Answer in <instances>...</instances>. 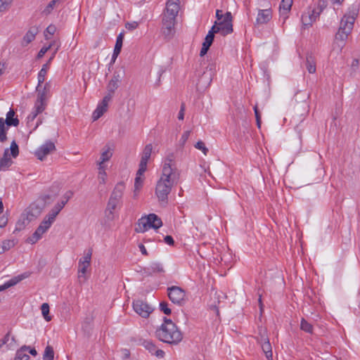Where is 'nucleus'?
Wrapping results in <instances>:
<instances>
[{
	"label": "nucleus",
	"instance_id": "1",
	"mask_svg": "<svg viewBox=\"0 0 360 360\" xmlns=\"http://www.w3.org/2000/svg\"><path fill=\"white\" fill-rule=\"evenodd\" d=\"M359 7L356 4L352 5L347 12L342 18L339 29L335 34V41L334 43L333 50L338 46V53L342 51L345 46V41L351 34L354 22L359 15Z\"/></svg>",
	"mask_w": 360,
	"mask_h": 360
},
{
	"label": "nucleus",
	"instance_id": "2",
	"mask_svg": "<svg viewBox=\"0 0 360 360\" xmlns=\"http://www.w3.org/2000/svg\"><path fill=\"white\" fill-rule=\"evenodd\" d=\"M179 178V174H171L169 169H162L160 179L158 180L155 188V194L160 202L167 204L168 201V195L172 191V188L176 185Z\"/></svg>",
	"mask_w": 360,
	"mask_h": 360
},
{
	"label": "nucleus",
	"instance_id": "3",
	"mask_svg": "<svg viewBox=\"0 0 360 360\" xmlns=\"http://www.w3.org/2000/svg\"><path fill=\"white\" fill-rule=\"evenodd\" d=\"M164 322L155 331L156 337L162 342L177 345L183 339V335L171 319L164 317Z\"/></svg>",
	"mask_w": 360,
	"mask_h": 360
},
{
	"label": "nucleus",
	"instance_id": "4",
	"mask_svg": "<svg viewBox=\"0 0 360 360\" xmlns=\"http://www.w3.org/2000/svg\"><path fill=\"white\" fill-rule=\"evenodd\" d=\"M124 190L125 184L123 181L118 182L114 187L105 210V217L107 221L114 220V211L122 204Z\"/></svg>",
	"mask_w": 360,
	"mask_h": 360
},
{
	"label": "nucleus",
	"instance_id": "5",
	"mask_svg": "<svg viewBox=\"0 0 360 360\" xmlns=\"http://www.w3.org/2000/svg\"><path fill=\"white\" fill-rule=\"evenodd\" d=\"M162 225V220L157 214H150L139 219L135 228V231L137 233H143L151 228L158 229L161 227Z\"/></svg>",
	"mask_w": 360,
	"mask_h": 360
},
{
	"label": "nucleus",
	"instance_id": "6",
	"mask_svg": "<svg viewBox=\"0 0 360 360\" xmlns=\"http://www.w3.org/2000/svg\"><path fill=\"white\" fill-rule=\"evenodd\" d=\"M214 27L215 32H219L222 36L231 34L233 32L231 13L230 12H226L224 15V19L219 22H215V24L212 27V28Z\"/></svg>",
	"mask_w": 360,
	"mask_h": 360
},
{
	"label": "nucleus",
	"instance_id": "7",
	"mask_svg": "<svg viewBox=\"0 0 360 360\" xmlns=\"http://www.w3.org/2000/svg\"><path fill=\"white\" fill-rule=\"evenodd\" d=\"M167 295L169 300L176 304L183 305L186 302V292L179 286H171L167 288Z\"/></svg>",
	"mask_w": 360,
	"mask_h": 360
},
{
	"label": "nucleus",
	"instance_id": "8",
	"mask_svg": "<svg viewBox=\"0 0 360 360\" xmlns=\"http://www.w3.org/2000/svg\"><path fill=\"white\" fill-rule=\"evenodd\" d=\"M176 16L162 13V32L166 37L172 35Z\"/></svg>",
	"mask_w": 360,
	"mask_h": 360
},
{
	"label": "nucleus",
	"instance_id": "9",
	"mask_svg": "<svg viewBox=\"0 0 360 360\" xmlns=\"http://www.w3.org/2000/svg\"><path fill=\"white\" fill-rule=\"evenodd\" d=\"M134 311L143 318H147L153 311V308L143 300H138L133 302Z\"/></svg>",
	"mask_w": 360,
	"mask_h": 360
},
{
	"label": "nucleus",
	"instance_id": "10",
	"mask_svg": "<svg viewBox=\"0 0 360 360\" xmlns=\"http://www.w3.org/2000/svg\"><path fill=\"white\" fill-rule=\"evenodd\" d=\"M56 150L55 144L51 141H46L41 145L34 153L35 155L40 160H44V158L51 152Z\"/></svg>",
	"mask_w": 360,
	"mask_h": 360
},
{
	"label": "nucleus",
	"instance_id": "11",
	"mask_svg": "<svg viewBox=\"0 0 360 360\" xmlns=\"http://www.w3.org/2000/svg\"><path fill=\"white\" fill-rule=\"evenodd\" d=\"M153 150V146L152 144L149 143L147 144L142 153L141 161L139 163V172L141 173V172H146L147 169V163L148 160L150 159Z\"/></svg>",
	"mask_w": 360,
	"mask_h": 360
},
{
	"label": "nucleus",
	"instance_id": "12",
	"mask_svg": "<svg viewBox=\"0 0 360 360\" xmlns=\"http://www.w3.org/2000/svg\"><path fill=\"white\" fill-rule=\"evenodd\" d=\"M46 105L47 103L46 101L37 99L32 111L27 116V122L30 123L34 121L37 116L46 109Z\"/></svg>",
	"mask_w": 360,
	"mask_h": 360
},
{
	"label": "nucleus",
	"instance_id": "13",
	"mask_svg": "<svg viewBox=\"0 0 360 360\" xmlns=\"http://www.w3.org/2000/svg\"><path fill=\"white\" fill-rule=\"evenodd\" d=\"M43 208L41 205L32 203L25 211L24 214L28 217V219L33 221L41 214Z\"/></svg>",
	"mask_w": 360,
	"mask_h": 360
},
{
	"label": "nucleus",
	"instance_id": "14",
	"mask_svg": "<svg viewBox=\"0 0 360 360\" xmlns=\"http://www.w3.org/2000/svg\"><path fill=\"white\" fill-rule=\"evenodd\" d=\"M142 345L147 349L151 354L155 355L158 358H163L165 352L160 349H158L155 344L148 340H145L142 342Z\"/></svg>",
	"mask_w": 360,
	"mask_h": 360
},
{
	"label": "nucleus",
	"instance_id": "15",
	"mask_svg": "<svg viewBox=\"0 0 360 360\" xmlns=\"http://www.w3.org/2000/svg\"><path fill=\"white\" fill-rule=\"evenodd\" d=\"M179 9V0H167L163 14L177 16Z\"/></svg>",
	"mask_w": 360,
	"mask_h": 360
},
{
	"label": "nucleus",
	"instance_id": "16",
	"mask_svg": "<svg viewBox=\"0 0 360 360\" xmlns=\"http://www.w3.org/2000/svg\"><path fill=\"white\" fill-rule=\"evenodd\" d=\"M272 18V12L271 9L259 10L257 17L256 18V24H266Z\"/></svg>",
	"mask_w": 360,
	"mask_h": 360
},
{
	"label": "nucleus",
	"instance_id": "17",
	"mask_svg": "<svg viewBox=\"0 0 360 360\" xmlns=\"http://www.w3.org/2000/svg\"><path fill=\"white\" fill-rule=\"evenodd\" d=\"M37 99L44 101H47V99L50 96V91H51V84L50 82H46L44 87L41 88V86L38 87L37 86Z\"/></svg>",
	"mask_w": 360,
	"mask_h": 360
},
{
	"label": "nucleus",
	"instance_id": "18",
	"mask_svg": "<svg viewBox=\"0 0 360 360\" xmlns=\"http://www.w3.org/2000/svg\"><path fill=\"white\" fill-rule=\"evenodd\" d=\"M175 159V155L173 153H169L164 161L162 169H169L171 170V174H179L175 165L174 163Z\"/></svg>",
	"mask_w": 360,
	"mask_h": 360
},
{
	"label": "nucleus",
	"instance_id": "19",
	"mask_svg": "<svg viewBox=\"0 0 360 360\" xmlns=\"http://www.w3.org/2000/svg\"><path fill=\"white\" fill-rule=\"evenodd\" d=\"M292 4V0H282L279 6V12L285 21L288 18V13L290 11Z\"/></svg>",
	"mask_w": 360,
	"mask_h": 360
},
{
	"label": "nucleus",
	"instance_id": "20",
	"mask_svg": "<svg viewBox=\"0 0 360 360\" xmlns=\"http://www.w3.org/2000/svg\"><path fill=\"white\" fill-rule=\"evenodd\" d=\"M121 81V76L117 72H114L112 79L110 80L107 86L108 91L115 92L119 86V83Z\"/></svg>",
	"mask_w": 360,
	"mask_h": 360
},
{
	"label": "nucleus",
	"instance_id": "21",
	"mask_svg": "<svg viewBox=\"0 0 360 360\" xmlns=\"http://www.w3.org/2000/svg\"><path fill=\"white\" fill-rule=\"evenodd\" d=\"M3 122L5 123L8 127H17L19 124V120L17 117H15V112L13 109H10V110L7 112L6 118V120L4 119Z\"/></svg>",
	"mask_w": 360,
	"mask_h": 360
},
{
	"label": "nucleus",
	"instance_id": "22",
	"mask_svg": "<svg viewBox=\"0 0 360 360\" xmlns=\"http://www.w3.org/2000/svg\"><path fill=\"white\" fill-rule=\"evenodd\" d=\"M9 149L6 148L3 157L0 159V170H6L8 169L12 164V160L11 158H9Z\"/></svg>",
	"mask_w": 360,
	"mask_h": 360
},
{
	"label": "nucleus",
	"instance_id": "23",
	"mask_svg": "<svg viewBox=\"0 0 360 360\" xmlns=\"http://www.w3.org/2000/svg\"><path fill=\"white\" fill-rule=\"evenodd\" d=\"M37 32L38 30L37 27H31L23 37L22 45L27 46L32 42L35 39Z\"/></svg>",
	"mask_w": 360,
	"mask_h": 360
},
{
	"label": "nucleus",
	"instance_id": "24",
	"mask_svg": "<svg viewBox=\"0 0 360 360\" xmlns=\"http://www.w3.org/2000/svg\"><path fill=\"white\" fill-rule=\"evenodd\" d=\"M64 207V203L63 202H58L49 212V214L45 217L51 221H54L56 217L59 214V212L62 210V209Z\"/></svg>",
	"mask_w": 360,
	"mask_h": 360
},
{
	"label": "nucleus",
	"instance_id": "25",
	"mask_svg": "<svg viewBox=\"0 0 360 360\" xmlns=\"http://www.w3.org/2000/svg\"><path fill=\"white\" fill-rule=\"evenodd\" d=\"M112 156V149L110 146H105L103 148V151L101 155V161L98 162V165H103V163L108 161Z\"/></svg>",
	"mask_w": 360,
	"mask_h": 360
},
{
	"label": "nucleus",
	"instance_id": "26",
	"mask_svg": "<svg viewBox=\"0 0 360 360\" xmlns=\"http://www.w3.org/2000/svg\"><path fill=\"white\" fill-rule=\"evenodd\" d=\"M52 224L53 221L45 217L36 229L37 233H39L42 236V235L50 228Z\"/></svg>",
	"mask_w": 360,
	"mask_h": 360
},
{
	"label": "nucleus",
	"instance_id": "27",
	"mask_svg": "<svg viewBox=\"0 0 360 360\" xmlns=\"http://www.w3.org/2000/svg\"><path fill=\"white\" fill-rule=\"evenodd\" d=\"M31 220L28 219V217L23 213L21 214L20 219L15 224V229L14 232L20 231L30 222Z\"/></svg>",
	"mask_w": 360,
	"mask_h": 360
},
{
	"label": "nucleus",
	"instance_id": "28",
	"mask_svg": "<svg viewBox=\"0 0 360 360\" xmlns=\"http://www.w3.org/2000/svg\"><path fill=\"white\" fill-rule=\"evenodd\" d=\"M144 172H141V173H140L139 169H138V171L136 172L135 182H134V196H136L137 195L140 188L142 187L143 182V178L142 177V176L143 175Z\"/></svg>",
	"mask_w": 360,
	"mask_h": 360
},
{
	"label": "nucleus",
	"instance_id": "29",
	"mask_svg": "<svg viewBox=\"0 0 360 360\" xmlns=\"http://www.w3.org/2000/svg\"><path fill=\"white\" fill-rule=\"evenodd\" d=\"M24 278H25V276L21 275V276H18L11 278L10 281H8L6 282L4 284L0 285V292L16 285L18 283H19L20 281H22Z\"/></svg>",
	"mask_w": 360,
	"mask_h": 360
},
{
	"label": "nucleus",
	"instance_id": "30",
	"mask_svg": "<svg viewBox=\"0 0 360 360\" xmlns=\"http://www.w3.org/2000/svg\"><path fill=\"white\" fill-rule=\"evenodd\" d=\"M301 20L304 27L310 26L316 21L310 10L307 13L302 14Z\"/></svg>",
	"mask_w": 360,
	"mask_h": 360
},
{
	"label": "nucleus",
	"instance_id": "31",
	"mask_svg": "<svg viewBox=\"0 0 360 360\" xmlns=\"http://www.w3.org/2000/svg\"><path fill=\"white\" fill-rule=\"evenodd\" d=\"M301 20L304 27L310 26L316 21L310 10L307 13L302 14Z\"/></svg>",
	"mask_w": 360,
	"mask_h": 360
},
{
	"label": "nucleus",
	"instance_id": "32",
	"mask_svg": "<svg viewBox=\"0 0 360 360\" xmlns=\"http://www.w3.org/2000/svg\"><path fill=\"white\" fill-rule=\"evenodd\" d=\"M28 349H30V347L22 346L18 349L15 354V360H29L30 356L25 353V351L28 350Z\"/></svg>",
	"mask_w": 360,
	"mask_h": 360
},
{
	"label": "nucleus",
	"instance_id": "33",
	"mask_svg": "<svg viewBox=\"0 0 360 360\" xmlns=\"http://www.w3.org/2000/svg\"><path fill=\"white\" fill-rule=\"evenodd\" d=\"M260 344H261L262 349L266 355V359L268 360H271L272 359V349H271V345L269 342V340L266 342H263Z\"/></svg>",
	"mask_w": 360,
	"mask_h": 360
},
{
	"label": "nucleus",
	"instance_id": "34",
	"mask_svg": "<svg viewBox=\"0 0 360 360\" xmlns=\"http://www.w3.org/2000/svg\"><path fill=\"white\" fill-rule=\"evenodd\" d=\"M49 68L48 63L43 65L41 69L38 73V87L41 86V85L45 81L46 75Z\"/></svg>",
	"mask_w": 360,
	"mask_h": 360
},
{
	"label": "nucleus",
	"instance_id": "35",
	"mask_svg": "<svg viewBox=\"0 0 360 360\" xmlns=\"http://www.w3.org/2000/svg\"><path fill=\"white\" fill-rule=\"evenodd\" d=\"M4 118L0 117V142L4 143L7 140L8 126L3 122Z\"/></svg>",
	"mask_w": 360,
	"mask_h": 360
},
{
	"label": "nucleus",
	"instance_id": "36",
	"mask_svg": "<svg viewBox=\"0 0 360 360\" xmlns=\"http://www.w3.org/2000/svg\"><path fill=\"white\" fill-rule=\"evenodd\" d=\"M146 269H147V272L150 274L152 273H155V272H158V273L164 272L163 266L159 262L152 263L150 265V266H148Z\"/></svg>",
	"mask_w": 360,
	"mask_h": 360
},
{
	"label": "nucleus",
	"instance_id": "37",
	"mask_svg": "<svg viewBox=\"0 0 360 360\" xmlns=\"http://www.w3.org/2000/svg\"><path fill=\"white\" fill-rule=\"evenodd\" d=\"M306 68L309 73L316 72V62L311 55L307 56Z\"/></svg>",
	"mask_w": 360,
	"mask_h": 360
},
{
	"label": "nucleus",
	"instance_id": "38",
	"mask_svg": "<svg viewBox=\"0 0 360 360\" xmlns=\"http://www.w3.org/2000/svg\"><path fill=\"white\" fill-rule=\"evenodd\" d=\"M98 180L100 184H105L107 174L105 172V167L104 165H98Z\"/></svg>",
	"mask_w": 360,
	"mask_h": 360
},
{
	"label": "nucleus",
	"instance_id": "39",
	"mask_svg": "<svg viewBox=\"0 0 360 360\" xmlns=\"http://www.w3.org/2000/svg\"><path fill=\"white\" fill-rule=\"evenodd\" d=\"M215 33H216L215 32V27L214 28H212L211 27V30L208 32L207 34L206 35V37L205 38V41L202 43V44H205V45L210 47L211 45L212 44L213 41H214V34Z\"/></svg>",
	"mask_w": 360,
	"mask_h": 360
},
{
	"label": "nucleus",
	"instance_id": "40",
	"mask_svg": "<svg viewBox=\"0 0 360 360\" xmlns=\"http://www.w3.org/2000/svg\"><path fill=\"white\" fill-rule=\"evenodd\" d=\"M90 266V264H83L82 262H79L78 264V278L79 279L84 278V281L86 280V278L84 276V274L86 272V270L88 267Z\"/></svg>",
	"mask_w": 360,
	"mask_h": 360
},
{
	"label": "nucleus",
	"instance_id": "41",
	"mask_svg": "<svg viewBox=\"0 0 360 360\" xmlns=\"http://www.w3.org/2000/svg\"><path fill=\"white\" fill-rule=\"evenodd\" d=\"M54 359V351L53 348L50 346L47 345L45 348L44 354H43V359L44 360H53Z\"/></svg>",
	"mask_w": 360,
	"mask_h": 360
},
{
	"label": "nucleus",
	"instance_id": "42",
	"mask_svg": "<svg viewBox=\"0 0 360 360\" xmlns=\"http://www.w3.org/2000/svg\"><path fill=\"white\" fill-rule=\"evenodd\" d=\"M123 38H124V35H123L122 33H120L117 36V39H116L115 46V48H114L115 55H119L120 54V53L121 51V49H122V47Z\"/></svg>",
	"mask_w": 360,
	"mask_h": 360
},
{
	"label": "nucleus",
	"instance_id": "43",
	"mask_svg": "<svg viewBox=\"0 0 360 360\" xmlns=\"http://www.w3.org/2000/svg\"><path fill=\"white\" fill-rule=\"evenodd\" d=\"M15 245V242L14 240H6L2 242V245L0 248V254H2L6 250H10L11 248L14 247Z\"/></svg>",
	"mask_w": 360,
	"mask_h": 360
},
{
	"label": "nucleus",
	"instance_id": "44",
	"mask_svg": "<svg viewBox=\"0 0 360 360\" xmlns=\"http://www.w3.org/2000/svg\"><path fill=\"white\" fill-rule=\"evenodd\" d=\"M300 328L303 331L309 333H313V326L311 323H309L307 321H306L304 319H302L301 323H300Z\"/></svg>",
	"mask_w": 360,
	"mask_h": 360
},
{
	"label": "nucleus",
	"instance_id": "45",
	"mask_svg": "<svg viewBox=\"0 0 360 360\" xmlns=\"http://www.w3.org/2000/svg\"><path fill=\"white\" fill-rule=\"evenodd\" d=\"M258 330H259V336L257 338L258 342L259 343H262L263 342H266V341L269 340L266 329L263 327H259Z\"/></svg>",
	"mask_w": 360,
	"mask_h": 360
},
{
	"label": "nucleus",
	"instance_id": "46",
	"mask_svg": "<svg viewBox=\"0 0 360 360\" xmlns=\"http://www.w3.org/2000/svg\"><path fill=\"white\" fill-rule=\"evenodd\" d=\"M41 310L42 315L44 318V319L46 321H50L51 320V316L49 315V305L48 303H44L41 306Z\"/></svg>",
	"mask_w": 360,
	"mask_h": 360
},
{
	"label": "nucleus",
	"instance_id": "47",
	"mask_svg": "<svg viewBox=\"0 0 360 360\" xmlns=\"http://www.w3.org/2000/svg\"><path fill=\"white\" fill-rule=\"evenodd\" d=\"M60 0H52L51 1L49 4L46 6V8L44 9V11H42V13L44 15H49L50 14L52 11L53 10L55 6H56V4L58 3Z\"/></svg>",
	"mask_w": 360,
	"mask_h": 360
},
{
	"label": "nucleus",
	"instance_id": "48",
	"mask_svg": "<svg viewBox=\"0 0 360 360\" xmlns=\"http://www.w3.org/2000/svg\"><path fill=\"white\" fill-rule=\"evenodd\" d=\"M11 150V155L15 158L18 154H19V148L18 144L16 143L15 141L13 140L11 143L10 149Z\"/></svg>",
	"mask_w": 360,
	"mask_h": 360
},
{
	"label": "nucleus",
	"instance_id": "49",
	"mask_svg": "<svg viewBox=\"0 0 360 360\" xmlns=\"http://www.w3.org/2000/svg\"><path fill=\"white\" fill-rule=\"evenodd\" d=\"M91 255H92V250H89L87 251V252L85 253L84 256L79 260V262H82V263H83V264H90Z\"/></svg>",
	"mask_w": 360,
	"mask_h": 360
},
{
	"label": "nucleus",
	"instance_id": "50",
	"mask_svg": "<svg viewBox=\"0 0 360 360\" xmlns=\"http://www.w3.org/2000/svg\"><path fill=\"white\" fill-rule=\"evenodd\" d=\"M13 0H0V12L6 11L11 6Z\"/></svg>",
	"mask_w": 360,
	"mask_h": 360
},
{
	"label": "nucleus",
	"instance_id": "51",
	"mask_svg": "<svg viewBox=\"0 0 360 360\" xmlns=\"http://www.w3.org/2000/svg\"><path fill=\"white\" fill-rule=\"evenodd\" d=\"M160 309L167 315H169L172 312L171 309L168 307V304L166 302L160 303Z\"/></svg>",
	"mask_w": 360,
	"mask_h": 360
},
{
	"label": "nucleus",
	"instance_id": "52",
	"mask_svg": "<svg viewBox=\"0 0 360 360\" xmlns=\"http://www.w3.org/2000/svg\"><path fill=\"white\" fill-rule=\"evenodd\" d=\"M191 131L190 130L184 131V133L182 134L180 140H179V145L181 146H184L187 141L188 139L189 138L191 135Z\"/></svg>",
	"mask_w": 360,
	"mask_h": 360
},
{
	"label": "nucleus",
	"instance_id": "53",
	"mask_svg": "<svg viewBox=\"0 0 360 360\" xmlns=\"http://www.w3.org/2000/svg\"><path fill=\"white\" fill-rule=\"evenodd\" d=\"M41 238V236L39 233H37V231H35L34 233L27 238V242L31 244H34L37 243L40 238Z\"/></svg>",
	"mask_w": 360,
	"mask_h": 360
},
{
	"label": "nucleus",
	"instance_id": "54",
	"mask_svg": "<svg viewBox=\"0 0 360 360\" xmlns=\"http://www.w3.org/2000/svg\"><path fill=\"white\" fill-rule=\"evenodd\" d=\"M73 192L71 191H67L62 197L61 200L59 202H63L64 206L67 204L68 200L72 197Z\"/></svg>",
	"mask_w": 360,
	"mask_h": 360
},
{
	"label": "nucleus",
	"instance_id": "55",
	"mask_svg": "<svg viewBox=\"0 0 360 360\" xmlns=\"http://www.w3.org/2000/svg\"><path fill=\"white\" fill-rule=\"evenodd\" d=\"M195 147L197 149L202 150L205 155L208 152V149L205 147V143L201 141H198L195 145Z\"/></svg>",
	"mask_w": 360,
	"mask_h": 360
},
{
	"label": "nucleus",
	"instance_id": "56",
	"mask_svg": "<svg viewBox=\"0 0 360 360\" xmlns=\"http://www.w3.org/2000/svg\"><path fill=\"white\" fill-rule=\"evenodd\" d=\"M114 93L115 92L108 91L107 94L104 96V98H103V100L101 103H102L104 106L105 105L108 106V102L112 99Z\"/></svg>",
	"mask_w": 360,
	"mask_h": 360
},
{
	"label": "nucleus",
	"instance_id": "57",
	"mask_svg": "<svg viewBox=\"0 0 360 360\" xmlns=\"http://www.w3.org/2000/svg\"><path fill=\"white\" fill-rule=\"evenodd\" d=\"M51 45H49V46L42 47L37 54V58H42L44 56V54L51 49Z\"/></svg>",
	"mask_w": 360,
	"mask_h": 360
},
{
	"label": "nucleus",
	"instance_id": "58",
	"mask_svg": "<svg viewBox=\"0 0 360 360\" xmlns=\"http://www.w3.org/2000/svg\"><path fill=\"white\" fill-rule=\"evenodd\" d=\"M139 23L137 22H127L125 25V27L129 30H133L138 27Z\"/></svg>",
	"mask_w": 360,
	"mask_h": 360
},
{
	"label": "nucleus",
	"instance_id": "59",
	"mask_svg": "<svg viewBox=\"0 0 360 360\" xmlns=\"http://www.w3.org/2000/svg\"><path fill=\"white\" fill-rule=\"evenodd\" d=\"M359 65V60L357 58H355L352 60V63L351 64V69L352 72H355L358 70Z\"/></svg>",
	"mask_w": 360,
	"mask_h": 360
},
{
	"label": "nucleus",
	"instance_id": "60",
	"mask_svg": "<svg viewBox=\"0 0 360 360\" xmlns=\"http://www.w3.org/2000/svg\"><path fill=\"white\" fill-rule=\"evenodd\" d=\"M186 105L184 103H182L181 105V108L178 115V119L180 120H183L184 118V111H185Z\"/></svg>",
	"mask_w": 360,
	"mask_h": 360
},
{
	"label": "nucleus",
	"instance_id": "61",
	"mask_svg": "<svg viewBox=\"0 0 360 360\" xmlns=\"http://www.w3.org/2000/svg\"><path fill=\"white\" fill-rule=\"evenodd\" d=\"M103 115V112L98 110L96 108L92 115V118L94 121L98 120Z\"/></svg>",
	"mask_w": 360,
	"mask_h": 360
},
{
	"label": "nucleus",
	"instance_id": "62",
	"mask_svg": "<svg viewBox=\"0 0 360 360\" xmlns=\"http://www.w3.org/2000/svg\"><path fill=\"white\" fill-rule=\"evenodd\" d=\"M326 6H327L326 1H323V0H321L319 1L318 6L316 8L319 10V12L321 13L323 11V10L326 7Z\"/></svg>",
	"mask_w": 360,
	"mask_h": 360
},
{
	"label": "nucleus",
	"instance_id": "63",
	"mask_svg": "<svg viewBox=\"0 0 360 360\" xmlns=\"http://www.w3.org/2000/svg\"><path fill=\"white\" fill-rule=\"evenodd\" d=\"M164 241L169 245H173L174 243V240L171 236H166L164 238Z\"/></svg>",
	"mask_w": 360,
	"mask_h": 360
},
{
	"label": "nucleus",
	"instance_id": "64",
	"mask_svg": "<svg viewBox=\"0 0 360 360\" xmlns=\"http://www.w3.org/2000/svg\"><path fill=\"white\" fill-rule=\"evenodd\" d=\"M8 223V219L4 215L0 217V227L3 228L6 226Z\"/></svg>",
	"mask_w": 360,
	"mask_h": 360
}]
</instances>
